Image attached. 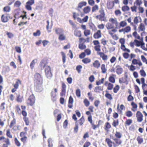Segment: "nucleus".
Returning a JSON list of instances; mask_svg holds the SVG:
<instances>
[{"label": "nucleus", "mask_w": 147, "mask_h": 147, "mask_svg": "<svg viewBox=\"0 0 147 147\" xmlns=\"http://www.w3.org/2000/svg\"><path fill=\"white\" fill-rule=\"evenodd\" d=\"M43 83L42 76L39 73H36L34 75V84L37 91H39L42 90Z\"/></svg>", "instance_id": "1"}, {"label": "nucleus", "mask_w": 147, "mask_h": 147, "mask_svg": "<svg viewBox=\"0 0 147 147\" xmlns=\"http://www.w3.org/2000/svg\"><path fill=\"white\" fill-rule=\"evenodd\" d=\"M46 63L43 61H42L40 63V65L41 69H43L46 67L45 71L47 78L48 79H51L53 76L51 68L50 66H46Z\"/></svg>", "instance_id": "2"}, {"label": "nucleus", "mask_w": 147, "mask_h": 147, "mask_svg": "<svg viewBox=\"0 0 147 147\" xmlns=\"http://www.w3.org/2000/svg\"><path fill=\"white\" fill-rule=\"evenodd\" d=\"M0 142L3 143L1 147H8V146L10 145L9 139L8 138H6L4 136L0 137Z\"/></svg>", "instance_id": "3"}, {"label": "nucleus", "mask_w": 147, "mask_h": 147, "mask_svg": "<svg viewBox=\"0 0 147 147\" xmlns=\"http://www.w3.org/2000/svg\"><path fill=\"white\" fill-rule=\"evenodd\" d=\"M35 101V98L33 94H32L30 95L28 99L26 104L28 106H33Z\"/></svg>", "instance_id": "4"}, {"label": "nucleus", "mask_w": 147, "mask_h": 147, "mask_svg": "<svg viewBox=\"0 0 147 147\" xmlns=\"http://www.w3.org/2000/svg\"><path fill=\"white\" fill-rule=\"evenodd\" d=\"M21 84L22 82L19 79H16V82L13 84L14 88L11 89V92H12L14 93L15 92L18 88L19 85Z\"/></svg>", "instance_id": "5"}, {"label": "nucleus", "mask_w": 147, "mask_h": 147, "mask_svg": "<svg viewBox=\"0 0 147 147\" xmlns=\"http://www.w3.org/2000/svg\"><path fill=\"white\" fill-rule=\"evenodd\" d=\"M73 17L74 19H76L77 21L79 22L81 21V18L79 17L80 16L81 17L83 16L84 14L81 11H79V12H73Z\"/></svg>", "instance_id": "6"}, {"label": "nucleus", "mask_w": 147, "mask_h": 147, "mask_svg": "<svg viewBox=\"0 0 147 147\" xmlns=\"http://www.w3.org/2000/svg\"><path fill=\"white\" fill-rule=\"evenodd\" d=\"M26 134V132H24V131L21 132L20 133V136L21 138H20V140L24 144H25L26 143L27 137L25 135Z\"/></svg>", "instance_id": "7"}, {"label": "nucleus", "mask_w": 147, "mask_h": 147, "mask_svg": "<svg viewBox=\"0 0 147 147\" xmlns=\"http://www.w3.org/2000/svg\"><path fill=\"white\" fill-rule=\"evenodd\" d=\"M144 45V43L143 41H139L137 40H135L133 42L130 43V46H143Z\"/></svg>", "instance_id": "8"}, {"label": "nucleus", "mask_w": 147, "mask_h": 147, "mask_svg": "<svg viewBox=\"0 0 147 147\" xmlns=\"http://www.w3.org/2000/svg\"><path fill=\"white\" fill-rule=\"evenodd\" d=\"M136 116L137 119V121L140 122L142 121L143 116L140 111H137L136 114Z\"/></svg>", "instance_id": "9"}, {"label": "nucleus", "mask_w": 147, "mask_h": 147, "mask_svg": "<svg viewBox=\"0 0 147 147\" xmlns=\"http://www.w3.org/2000/svg\"><path fill=\"white\" fill-rule=\"evenodd\" d=\"M54 91H52L51 92V95L52 100L54 102L56 100V94L57 92V89L55 88L53 89Z\"/></svg>", "instance_id": "10"}, {"label": "nucleus", "mask_w": 147, "mask_h": 147, "mask_svg": "<svg viewBox=\"0 0 147 147\" xmlns=\"http://www.w3.org/2000/svg\"><path fill=\"white\" fill-rule=\"evenodd\" d=\"M112 139L114 141V147H116L117 146H118L122 143V141L120 139V138H112Z\"/></svg>", "instance_id": "11"}, {"label": "nucleus", "mask_w": 147, "mask_h": 147, "mask_svg": "<svg viewBox=\"0 0 147 147\" xmlns=\"http://www.w3.org/2000/svg\"><path fill=\"white\" fill-rule=\"evenodd\" d=\"M105 142L109 147H112L113 145L114 147V142H113L109 138H106L105 140Z\"/></svg>", "instance_id": "12"}, {"label": "nucleus", "mask_w": 147, "mask_h": 147, "mask_svg": "<svg viewBox=\"0 0 147 147\" xmlns=\"http://www.w3.org/2000/svg\"><path fill=\"white\" fill-rule=\"evenodd\" d=\"M111 126L110 123L109 122H107L105 124L104 129L107 133H108L109 131V129L111 128Z\"/></svg>", "instance_id": "13"}, {"label": "nucleus", "mask_w": 147, "mask_h": 147, "mask_svg": "<svg viewBox=\"0 0 147 147\" xmlns=\"http://www.w3.org/2000/svg\"><path fill=\"white\" fill-rule=\"evenodd\" d=\"M125 107L123 104L120 105L119 108V104H118L117 105V110L118 113H119L120 114H121L122 113V110H125Z\"/></svg>", "instance_id": "14"}, {"label": "nucleus", "mask_w": 147, "mask_h": 147, "mask_svg": "<svg viewBox=\"0 0 147 147\" xmlns=\"http://www.w3.org/2000/svg\"><path fill=\"white\" fill-rule=\"evenodd\" d=\"M126 77H122L119 78V82L120 84L125 83L126 84H127L128 83V82L127 80V76H125Z\"/></svg>", "instance_id": "15"}, {"label": "nucleus", "mask_w": 147, "mask_h": 147, "mask_svg": "<svg viewBox=\"0 0 147 147\" xmlns=\"http://www.w3.org/2000/svg\"><path fill=\"white\" fill-rule=\"evenodd\" d=\"M104 85L106 86H107V89L108 90H111L113 88V85L111 83L109 82L108 81L105 82Z\"/></svg>", "instance_id": "16"}, {"label": "nucleus", "mask_w": 147, "mask_h": 147, "mask_svg": "<svg viewBox=\"0 0 147 147\" xmlns=\"http://www.w3.org/2000/svg\"><path fill=\"white\" fill-rule=\"evenodd\" d=\"M116 72L117 74L118 75L121 74L123 72V68L119 65H117L116 66Z\"/></svg>", "instance_id": "17"}, {"label": "nucleus", "mask_w": 147, "mask_h": 147, "mask_svg": "<svg viewBox=\"0 0 147 147\" xmlns=\"http://www.w3.org/2000/svg\"><path fill=\"white\" fill-rule=\"evenodd\" d=\"M85 122L84 117L83 116L78 121L76 122L75 123L79 125H80L81 126L83 125Z\"/></svg>", "instance_id": "18"}, {"label": "nucleus", "mask_w": 147, "mask_h": 147, "mask_svg": "<svg viewBox=\"0 0 147 147\" xmlns=\"http://www.w3.org/2000/svg\"><path fill=\"white\" fill-rule=\"evenodd\" d=\"M114 2L110 1H108L107 3V8L109 9H112L114 6Z\"/></svg>", "instance_id": "19"}, {"label": "nucleus", "mask_w": 147, "mask_h": 147, "mask_svg": "<svg viewBox=\"0 0 147 147\" xmlns=\"http://www.w3.org/2000/svg\"><path fill=\"white\" fill-rule=\"evenodd\" d=\"M74 102V100L72 98V97L71 96H70L69 98V99L68 100V107L69 108H72L73 105V103Z\"/></svg>", "instance_id": "20"}, {"label": "nucleus", "mask_w": 147, "mask_h": 147, "mask_svg": "<svg viewBox=\"0 0 147 147\" xmlns=\"http://www.w3.org/2000/svg\"><path fill=\"white\" fill-rule=\"evenodd\" d=\"M16 124V119L15 118L13 117V119L11 121L10 124L9 125V127L10 128H12V129H14V127Z\"/></svg>", "instance_id": "21"}, {"label": "nucleus", "mask_w": 147, "mask_h": 147, "mask_svg": "<svg viewBox=\"0 0 147 147\" xmlns=\"http://www.w3.org/2000/svg\"><path fill=\"white\" fill-rule=\"evenodd\" d=\"M93 65L94 68L98 69L100 67V64L98 60H96L93 63Z\"/></svg>", "instance_id": "22"}, {"label": "nucleus", "mask_w": 147, "mask_h": 147, "mask_svg": "<svg viewBox=\"0 0 147 147\" xmlns=\"http://www.w3.org/2000/svg\"><path fill=\"white\" fill-rule=\"evenodd\" d=\"M101 36V31L100 30H98L94 35V37L95 38L98 39Z\"/></svg>", "instance_id": "23"}, {"label": "nucleus", "mask_w": 147, "mask_h": 147, "mask_svg": "<svg viewBox=\"0 0 147 147\" xmlns=\"http://www.w3.org/2000/svg\"><path fill=\"white\" fill-rule=\"evenodd\" d=\"M105 14H100L97 15L96 16V18L101 21H105Z\"/></svg>", "instance_id": "24"}, {"label": "nucleus", "mask_w": 147, "mask_h": 147, "mask_svg": "<svg viewBox=\"0 0 147 147\" xmlns=\"http://www.w3.org/2000/svg\"><path fill=\"white\" fill-rule=\"evenodd\" d=\"M105 92H106L105 95V97L110 100H112L113 99V97L112 95L109 93L108 91L106 90Z\"/></svg>", "instance_id": "25"}, {"label": "nucleus", "mask_w": 147, "mask_h": 147, "mask_svg": "<svg viewBox=\"0 0 147 147\" xmlns=\"http://www.w3.org/2000/svg\"><path fill=\"white\" fill-rule=\"evenodd\" d=\"M98 55H99L100 57L102 58V59L104 61L108 59L107 56L102 52H100L98 53Z\"/></svg>", "instance_id": "26"}, {"label": "nucleus", "mask_w": 147, "mask_h": 147, "mask_svg": "<svg viewBox=\"0 0 147 147\" xmlns=\"http://www.w3.org/2000/svg\"><path fill=\"white\" fill-rule=\"evenodd\" d=\"M132 63L134 65L138 64L140 66L142 65V63L140 61H138L136 59H134L132 61Z\"/></svg>", "instance_id": "27"}, {"label": "nucleus", "mask_w": 147, "mask_h": 147, "mask_svg": "<svg viewBox=\"0 0 147 147\" xmlns=\"http://www.w3.org/2000/svg\"><path fill=\"white\" fill-rule=\"evenodd\" d=\"M109 21L111 23V24H113V25L115 24L116 26L118 24L117 19L116 18H110L109 19Z\"/></svg>", "instance_id": "28"}, {"label": "nucleus", "mask_w": 147, "mask_h": 147, "mask_svg": "<svg viewBox=\"0 0 147 147\" xmlns=\"http://www.w3.org/2000/svg\"><path fill=\"white\" fill-rule=\"evenodd\" d=\"M131 105L132 106V108L131 109V110L134 112L136 111L137 110L138 107L137 105L133 102H131Z\"/></svg>", "instance_id": "29"}, {"label": "nucleus", "mask_w": 147, "mask_h": 147, "mask_svg": "<svg viewBox=\"0 0 147 147\" xmlns=\"http://www.w3.org/2000/svg\"><path fill=\"white\" fill-rule=\"evenodd\" d=\"M132 123V120L131 119H127L124 123L125 127L130 125Z\"/></svg>", "instance_id": "30"}, {"label": "nucleus", "mask_w": 147, "mask_h": 147, "mask_svg": "<svg viewBox=\"0 0 147 147\" xmlns=\"http://www.w3.org/2000/svg\"><path fill=\"white\" fill-rule=\"evenodd\" d=\"M87 3L86 1H81L78 4V8L81 9L83 6L86 5Z\"/></svg>", "instance_id": "31"}, {"label": "nucleus", "mask_w": 147, "mask_h": 147, "mask_svg": "<svg viewBox=\"0 0 147 147\" xmlns=\"http://www.w3.org/2000/svg\"><path fill=\"white\" fill-rule=\"evenodd\" d=\"M55 31L56 33L59 34V35L61 34H63L64 30L62 28H58L55 29Z\"/></svg>", "instance_id": "32"}, {"label": "nucleus", "mask_w": 147, "mask_h": 147, "mask_svg": "<svg viewBox=\"0 0 147 147\" xmlns=\"http://www.w3.org/2000/svg\"><path fill=\"white\" fill-rule=\"evenodd\" d=\"M101 72L103 74H105L107 71V69L105 64H102L101 66Z\"/></svg>", "instance_id": "33"}, {"label": "nucleus", "mask_w": 147, "mask_h": 147, "mask_svg": "<svg viewBox=\"0 0 147 147\" xmlns=\"http://www.w3.org/2000/svg\"><path fill=\"white\" fill-rule=\"evenodd\" d=\"M141 20V18L140 16H136L135 17L134 20V22L135 24H137L140 22Z\"/></svg>", "instance_id": "34"}, {"label": "nucleus", "mask_w": 147, "mask_h": 147, "mask_svg": "<svg viewBox=\"0 0 147 147\" xmlns=\"http://www.w3.org/2000/svg\"><path fill=\"white\" fill-rule=\"evenodd\" d=\"M106 27L107 29L109 30L113 28L114 27V26L113 24L108 22L106 24Z\"/></svg>", "instance_id": "35"}, {"label": "nucleus", "mask_w": 147, "mask_h": 147, "mask_svg": "<svg viewBox=\"0 0 147 147\" xmlns=\"http://www.w3.org/2000/svg\"><path fill=\"white\" fill-rule=\"evenodd\" d=\"M91 10L90 7L89 6H86L84 8L83 11L85 13H89Z\"/></svg>", "instance_id": "36"}, {"label": "nucleus", "mask_w": 147, "mask_h": 147, "mask_svg": "<svg viewBox=\"0 0 147 147\" xmlns=\"http://www.w3.org/2000/svg\"><path fill=\"white\" fill-rule=\"evenodd\" d=\"M91 61V59L88 58H84L82 60V62L84 64L89 63Z\"/></svg>", "instance_id": "37"}, {"label": "nucleus", "mask_w": 147, "mask_h": 147, "mask_svg": "<svg viewBox=\"0 0 147 147\" xmlns=\"http://www.w3.org/2000/svg\"><path fill=\"white\" fill-rule=\"evenodd\" d=\"M23 98V96L19 94L17 96V98H16V100L18 102H21L22 101Z\"/></svg>", "instance_id": "38"}, {"label": "nucleus", "mask_w": 147, "mask_h": 147, "mask_svg": "<svg viewBox=\"0 0 147 147\" xmlns=\"http://www.w3.org/2000/svg\"><path fill=\"white\" fill-rule=\"evenodd\" d=\"M103 90V88L100 86H96L95 87L94 91L96 92H100Z\"/></svg>", "instance_id": "39"}, {"label": "nucleus", "mask_w": 147, "mask_h": 147, "mask_svg": "<svg viewBox=\"0 0 147 147\" xmlns=\"http://www.w3.org/2000/svg\"><path fill=\"white\" fill-rule=\"evenodd\" d=\"M1 20L3 22H7L8 20V17L4 15H3L1 17Z\"/></svg>", "instance_id": "40"}, {"label": "nucleus", "mask_w": 147, "mask_h": 147, "mask_svg": "<svg viewBox=\"0 0 147 147\" xmlns=\"http://www.w3.org/2000/svg\"><path fill=\"white\" fill-rule=\"evenodd\" d=\"M15 110L18 114L20 115L21 114V112L22 111L19 105H17L16 106Z\"/></svg>", "instance_id": "41"}, {"label": "nucleus", "mask_w": 147, "mask_h": 147, "mask_svg": "<svg viewBox=\"0 0 147 147\" xmlns=\"http://www.w3.org/2000/svg\"><path fill=\"white\" fill-rule=\"evenodd\" d=\"M138 28L140 31H144L145 30V27L144 24L141 23L139 25Z\"/></svg>", "instance_id": "42"}, {"label": "nucleus", "mask_w": 147, "mask_h": 147, "mask_svg": "<svg viewBox=\"0 0 147 147\" xmlns=\"http://www.w3.org/2000/svg\"><path fill=\"white\" fill-rule=\"evenodd\" d=\"M37 62V59H36L33 60L30 64V67L32 69H33L34 68V65Z\"/></svg>", "instance_id": "43"}, {"label": "nucleus", "mask_w": 147, "mask_h": 147, "mask_svg": "<svg viewBox=\"0 0 147 147\" xmlns=\"http://www.w3.org/2000/svg\"><path fill=\"white\" fill-rule=\"evenodd\" d=\"M79 41L80 43L79 46H85L83 44L86 42V40L84 39L83 38H80Z\"/></svg>", "instance_id": "44"}, {"label": "nucleus", "mask_w": 147, "mask_h": 147, "mask_svg": "<svg viewBox=\"0 0 147 147\" xmlns=\"http://www.w3.org/2000/svg\"><path fill=\"white\" fill-rule=\"evenodd\" d=\"M74 34L76 36L80 37L81 35V32L79 30H76L74 31Z\"/></svg>", "instance_id": "45"}, {"label": "nucleus", "mask_w": 147, "mask_h": 147, "mask_svg": "<svg viewBox=\"0 0 147 147\" xmlns=\"http://www.w3.org/2000/svg\"><path fill=\"white\" fill-rule=\"evenodd\" d=\"M101 120H99L98 121V123L97 125H95L93 123L91 124V125L92 127V128L93 129H95L96 128H98L99 127L100 123L101 121Z\"/></svg>", "instance_id": "46"}, {"label": "nucleus", "mask_w": 147, "mask_h": 147, "mask_svg": "<svg viewBox=\"0 0 147 147\" xmlns=\"http://www.w3.org/2000/svg\"><path fill=\"white\" fill-rule=\"evenodd\" d=\"M58 38L61 41L65 39L66 36L63 34H61L59 35Z\"/></svg>", "instance_id": "47"}, {"label": "nucleus", "mask_w": 147, "mask_h": 147, "mask_svg": "<svg viewBox=\"0 0 147 147\" xmlns=\"http://www.w3.org/2000/svg\"><path fill=\"white\" fill-rule=\"evenodd\" d=\"M88 16H85L82 19H81V21H79V22L81 23H82L84 22H86L88 20Z\"/></svg>", "instance_id": "48"}, {"label": "nucleus", "mask_w": 147, "mask_h": 147, "mask_svg": "<svg viewBox=\"0 0 147 147\" xmlns=\"http://www.w3.org/2000/svg\"><path fill=\"white\" fill-rule=\"evenodd\" d=\"M120 27H123L127 25V23L125 20L121 21L119 24Z\"/></svg>", "instance_id": "49"}, {"label": "nucleus", "mask_w": 147, "mask_h": 147, "mask_svg": "<svg viewBox=\"0 0 147 147\" xmlns=\"http://www.w3.org/2000/svg\"><path fill=\"white\" fill-rule=\"evenodd\" d=\"M6 135L7 137L10 138H13L10 132V130L9 129H8L7 130Z\"/></svg>", "instance_id": "50"}, {"label": "nucleus", "mask_w": 147, "mask_h": 147, "mask_svg": "<svg viewBox=\"0 0 147 147\" xmlns=\"http://www.w3.org/2000/svg\"><path fill=\"white\" fill-rule=\"evenodd\" d=\"M115 136L116 138H120L122 137V134L120 132L116 131L115 134Z\"/></svg>", "instance_id": "51"}, {"label": "nucleus", "mask_w": 147, "mask_h": 147, "mask_svg": "<svg viewBox=\"0 0 147 147\" xmlns=\"http://www.w3.org/2000/svg\"><path fill=\"white\" fill-rule=\"evenodd\" d=\"M125 115L126 116L128 117H130L132 116L133 113L131 111L129 110L125 112Z\"/></svg>", "instance_id": "52"}, {"label": "nucleus", "mask_w": 147, "mask_h": 147, "mask_svg": "<svg viewBox=\"0 0 147 147\" xmlns=\"http://www.w3.org/2000/svg\"><path fill=\"white\" fill-rule=\"evenodd\" d=\"M125 34L130 32L131 31V28L129 26H128L124 28Z\"/></svg>", "instance_id": "53"}, {"label": "nucleus", "mask_w": 147, "mask_h": 147, "mask_svg": "<svg viewBox=\"0 0 147 147\" xmlns=\"http://www.w3.org/2000/svg\"><path fill=\"white\" fill-rule=\"evenodd\" d=\"M47 30L48 32H51V30L50 29L49 30V27L51 29L52 28V25H53V24L52 23H51V25L49 26V20L47 21Z\"/></svg>", "instance_id": "54"}, {"label": "nucleus", "mask_w": 147, "mask_h": 147, "mask_svg": "<svg viewBox=\"0 0 147 147\" xmlns=\"http://www.w3.org/2000/svg\"><path fill=\"white\" fill-rule=\"evenodd\" d=\"M14 142L16 145L18 147H20L21 146V143L17 138H14Z\"/></svg>", "instance_id": "55"}, {"label": "nucleus", "mask_w": 147, "mask_h": 147, "mask_svg": "<svg viewBox=\"0 0 147 147\" xmlns=\"http://www.w3.org/2000/svg\"><path fill=\"white\" fill-rule=\"evenodd\" d=\"M119 123V122L118 119H117L116 120H114L113 121L112 125L113 127H116L118 125Z\"/></svg>", "instance_id": "56"}, {"label": "nucleus", "mask_w": 147, "mask_h": 147, "mask_svg": "<svg viewBox=\"0 0 147 147\" xmlns=\"http://www.w3.org/2000/svg\"><path fill=\"white\" fill-rule=\"evenodd\" d=\"M137 140L139 144H141L143 141V138L139 136H138L137 138Z\"/></svg>", "instance_id": "57"}, {"label": "nucleus", "mask_w": 147, "mask_h": 147, "mask_svg": "<svg viewBox=\"0 0 147 147\" xmlns=\"http://www.w3.org/2000/svg\"><path fill=\"white\" fill-rule=\"evenodd\" d=\"M83 102L84 105L86 107H88L90 104V102L86 98L84 99Z\"/></svg>", "instance_id": "58"}, {"label": "nucleus", "mask_w": 147, "mask_h": 147, "mask_svg": "<svg viewBox=\"0 0 147 147\" xmlns=\"http://www.w3.org/2000/svg\"><path fill=\"white\" fill-rule=\"evenodd\" d=\"M61 53L62 56V59L63 63H64L66 61V57L65 54L63 52H61Z\"/></svg>", "instance_id": "59"}, {"label": "nucleus", "mask_w": 147, "mask_h": 147, "mask_svg": "<svg viewBox=\"0 0 147 147\" xmlns=\"http://www.w3.org/2000/svg\"><path fill=\"white\" fill-rule=\"evenodd\" d=\"M141 80L142 82V89H143V88H144L145 87H147V84H145V80L144 78H142L141 79Z\"/></svg>", "instance_id": "60"}, {"label": "nucleus", "mask_w": 147, "mask_h": 147, "mask_svg": "<svg viewBox=\"0 0 147 147\" xmlns=\"http://www.w3.org/2000/svg\"><path fill=\"white\" fill-rule=\"evenodd\" d=\"M23 119L25 123V124L26 125H29L30 121L29 120V118L28 117H26L25 118H23Z\"/></svg>", "instance_id": "61"}, {"label": "nucleus", "mask_w": 147, "mask_h": 147, "mask_svg": "<svg viewBox=\"0 0 147 147\" xmlns=\"http://www.w3.org/2000/svg\"><path fill=\"white\" fill-rule=\"evenodd\" d=\"M91 34L90 31L88 29L85 30L84 32V34L85 36H87L90 35Z\"/></svg>", "instance_id": "62"}, {"label": "nucleus", "mask_w": 147, "mask_h": 147, "mask_svg": "<svg viewBox=\"0 0 147 147\" xmlns=\"http://www.w3.org/2000/svg\"><path fill=\"white\" fill-rule=\"evenodd\" d=\"M3 11L6 12H9L11 10V7L9 6H6L3 8Z\"/></svg>", "instance_id": "63"}, {"label": "nucleus", "mask_w": 147, "mask_h": 147, "mask_svg": "<svg viewBox=\"0 0 147 147\" xmlns=\"http://www.w3.org/2000/svg\"><path fill=\"white\" fill-rule=\"evenodd\" d=\"M120 88L119 86L118 85H116L113 89V92L114 93H116L119 90Z\"/></svg>", "instance_id": "64"}]
</instances>
